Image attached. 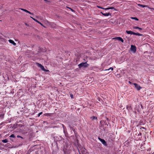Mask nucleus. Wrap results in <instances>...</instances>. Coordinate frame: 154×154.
Listing matches in <instances>:
<instances>
[{
	"instance_id": "f257e3e1",
	"label": "nucleus",
	"mask_w": 154,
	"mask_h": 154,
	"mask_svg": "<svg viewBox=\"0 0 154 154\" xmlns=\"http://www.w3.org/2000/svg\"><path fill=\"white\" fill-rule=\"evenodd\" d=\"M36 64L38 67H40L42 70L45 71H49L48 70L45 69L44 66L42 65L41 64H40L38 63H36Z\"/></svg>"
},
{
	"instance_id": "f03ea898",
	"label": "nucleus",
	"mask_w": 154,
	"mask_h": 154,
	"mask_svg": "<svg viewBox=\"0 0 154 154\" xmlns=\"http://www.w3.org/2000/svg\"><path fill=\"white\" fill-rule=\"evenodd\" d=\"M79 68H81L82 67L84 68L87 67V62L82 63L78 65Z\"/></svg>"
},
{
	"instance_id": "7ed1b4c3",
	"label": "nucleus",
	"mask_w": 154,
	"mask_h": 154,
	"mask_svg": "<svg viewBox=\"0 0 154 154\" xmlns=\"http://www.w3.org/2000/svg\"><path fill=\"white\" fill-rule=\"evenodd\" d=\"M98 139L105 146H106L107 144L106 141L104 139H102L99 137H98Z\"/></svg>"
},
{
	"instance_id": "20e7f679",
	"label": "nucleus",
	"mask_w": 154,
	"mask_h": 154,
	"mask_svg": "<svg viewBox=\"0 0 154 154\" xmlns=\"http://www.w3.org/2000/svg\"><path fill=\"white\" fill-rule=\"evenodd\" d=\"M133 85H134L135 88L138 90L139 91L142 88L139 85L136 83H134Z\"/></svg>"
},
{
	"instance_id": "39448f33",
	"label": "nucleus",
	"mask_w": 154,
	"mask_h": 154,
	"mask_svg": "<svg viewBox=\"0 0 154 154\" xmlns=\"http://www.w3.org/2000/svg\"><path fill=\"white\" fill-rule=\"evenodd\" d=\"M131 50L134 52H135L136 51V48L135 46L131 45Z\"/></svg>"
},
{
	"instance_id": "423d86ee",
	"label": "nucleus",
	"mask_w": 154,
	"mask_h": 154,
	"mask_svg": "<svg viewBox=\"0 0 154 154\" xmlns=\"http://www.w3.org/2000/svg\"><path fill=\"white\" fill-rule=\"evenodd\" d=\"M113 38L115 39H116V40H118L119 41H120L122 42H124V40L121 37H118L114 38Z\"/></svg>"
},
{
	"instance_id": "0eeeda50",
	"label": "nucleus",
	"mask_w": 154,
	"mask_h": 154,
	"mask_svg": "<svg viewBox=\"0 0 154 154\" xmlns=\"http://www.w3.org/2000/svg\"><path fill=\"white\" fill-rule=\"evenodd\" d=\"M9 42L12 44L13 45L15 46L16 45V43L14 42V41L11 40V39H9L8 40Z\"/></svg>"
},
{
	"instance_id": "6e6552de",
	"label": "nucleus",
	"mask_w": 154,
	"mask_h": 154,
	"mask_svg": "<svg viewBox=\"0 0 154 154\" xmlns=\"http://www.w3.org/2000/svg\"><path fill=\"white\" fill-rule=\"evenodd\" d=\"M100 13H101L103 15L105 16H107L109 15H111V14H110L109 13H102V12H101Z\"/></svg>"
},
{
	"instance_id": "1a4fd4ad",
	"label": "nucleus",
	"mask_w": 154,
	"mask_h": 154,
	"mask_svg": "<svg viewBox=\"0 0 154 154\" xmlns=\"http://www.w3.org/2000/svg\"><path fill=\"white\" fill-rule=\"evenodd\" d=\"M104 9L106 10L109 9H114L115 10H116L115 8L113 7H108L106 8H104Z\"/></svg>"
},
{
	"instance_id": "9d476101",
	"label": "nucleus",
	"mask_w": 154,
	"mask_h": 154,
	"mask_svg": "<svg viewBox=\"0 0 154 154\" xmlns=\"http://www.w3.org/2000/svg\"><path fill=\"white\" fill-rule=\"evenodd\" d=\"M126 33L128 34L134 35V32L131 31H126Z\"/></svg>"
},
{
	"instance_id": "9b49d317",
	"label": "nucleus",
	"mask_w": 154,
	"mask_h": 154,
	"mask_svg": "<svg viewBox=\"0 0 154 154\" xmlns=\"http://www.w3.org/2000/svg\"><path fill=\"white\" fill-rule=\"evenodd\" d=\"M133 28L136 29H138L140 31H141L142 30V28L137 26H134L133 27Z\"/></svg>"
},
{
	"instance_id": "f8f14e48",
	"label": "nucleus",
	"mask_w": 154,
	"mask_h": 154,
	"mask_svg": "<svg viewBox=\"0 0 154 154\" xmlns=\"http://www.w3.org/2000/svg\"><path fill=\"white\" fill-rule=\"evenodd\" d=\"M4 114L3 113H1L0 115V119H3L4 118Z\"/></svg>"
},
{
	"instance_id": "ddd939ff",
	"label": "nucleus",
	"mask_w": 154,
	"mask_h": 154,
	"mask_svg": "<svg viewBox=\"0 0 154 154\" xmlns=\"http://www.w3.org/2000/svg\"><path fill=\"white\" fill-rule=\"evenodd\" d=\"M137 5L138 6H139L140 7H143V8H144V7H147V5H141V4H138Z\"/></svg>"
},
{
	"instance_id": "4468645a",
	"label": "nucleus",
	"mask_w": 154,
	"mask_h": 154,
	"mask_svg": "<svg viewBox=\"0 0 154 154\" xmlns=\"http://www.w3.org/2000/svg\"><path fill=\"white\" fill-rule=\"evenodd\" d=\"M134 35H137L138 36H141L142 35L138 33H135L134 32Z\"/></svg>"
},
{
	"instance_id": "2eb2a0df",
	"label": "nucleus",
	"mask_w": 154,
	"mask_h": 154,
	"mask_svg": "<svg viewBox=\"0 0 154 154\" xmlns=\"http://www.w3.org/2000/svg\"><path fill=\"white\" fill-rule=\"evenodd\" d=\"M131 18L132 19H133V20H138V19L136 17H131Z\"/></svg>"
},
{
	"instance_id": "dca6fc26",
	"label": "nucleus",
	"mask_w": 154,
	"mask_h": 154,
	"mask_svg": "<svg viewBox=\"0 0 154 154\" xmlns=\"http://www.w3.org/2000/svg\"><path fill=\"white\" fill-rule=\"evenodd\" d=\"M2 142L4 143H6L8 142V141L7 139L3 140H2Z\"/></svg>"
},
{
	"instance_id": "f3484780",
	"label": "nucleus",
	"mask_w": 154,
	"mask_h": 154,
	"mask_svg": "<svg viewBox=\"0 0 154 154\" xmlns=\"http://www.w3.org/2000/svg\"><path fill=\"white\" fill-rule=\"evenodd\" d=\"M97 117L94 116H93L91 117V119L92 120H96L97 119Z\"/></svg>"
},
{
	"instance_id": "a211bd4d",
	"label": "nucleus",
	"mask_w": 154,
	"mask_h": 154,
	"mask_svg": "<svg viewBox=\"0 0 154 154\" xmlns=\"http://www.w3.org/2000/svg\"><path fill=\"white\" fill-rule=\"evenodd\" d=\"M111 70V71H112L113 70V68L112 67H110L108 69H105L104 70L105 71H108V70Z\"/></svg>"
},
{
	"instance_id": "6ab92c4d",
	"label": "nucleus",
	"mask_w": 154,
	"mask_h": 154,
	"mask_svg": "<svg viewBox=\"0 0 154 154\" xmlns=\"http://www.w3.org/2000/svg\"><path fill=\"white\" fill-rule=\"evenodd\" d=\"M66 8H68L69 9H70L72 12H75V11L73 10V9H72L71 8L68 7H66Z\"/></svg>"
},
{
	"instance_id": "aec40b11",
	"label": "nucleus",
	"mask_w": 154,
	"mask_h": 154,
	"mask_svg": "<svg viewBox=\"0 0 154 154\" xmlns=\"http://www.w3.org/2000/svg\"><path fill=\"white\" fill-rule=\"evenodd\" d=\"M127 109L128 110H130L131 109V107L130 106H127L126 107Z\"/></svg>"
},
{
	"instance_id": "412c9836",
	"label": "nucleus",
	"mask_w": 154,
	"mask_h": 154,
	"mask_svg": "<svg viewBox=\"0 0 154 154\" xmlns=\"http://www.w3.org/2000/svg\"><path fill=\"white\" fill-rule=\"evenodd\" d=\"M12 137V138H14L15 137L14 134H11L9 137Z\"/></svg>"
},
{
	"instance_id": "4be33fe9",
	"label": "nucleus",
	"mask_w": 154,
	"mask_h": 154,
	"mask_svg": "<svg viewBox=\"0 0 154 154\" xmlns=\"http://www.w3.org/2000/svg\"><path fill=\"white\" fill-rule=\"evenodd\" d=\"M42 113H43V112H40L38 114L37 116L38 117H39L42 114Z\"/></svg>"
},
{
	"instance_id": "5701e85b",
	"label": "nucleus",
	"mask_w": 154,
	"mask_h": 154,
	"mask_svg": "<svg viewBox=\"0 0 154 154\" xmlns=\"http://www.w3.org/2000/svg\"><path fill=\"white\" fill-rule=\"evenodd\" d=\"M34 21H35L36 22H37L38 23V21L36 19L32 17H30Z\"/></svg>"
},
{
	"instance_id": "b1692460",
	"label": "nucleus",
	"mask_w": 154,
	"mask_h": 154,
	"mask_svg": "<svg viewBox=\"0 0 154 154\" xmlns=\"http://www.w3.org/2000/svg\"><path fill=\"white\" fill-rule=\"evenodd\" d=\"M70 96L71 97V98L73 99L74 98V96L72 94H70Z\"/></svg>"
},
{
	"instance_id": "393cba45",
	"label": "nucleus",
	"mask_w": 154,
	"mask_h": 154,
	"mask_svg": "<svg viewBox=\"0 0 154 154\" xmlns=\"http://www.w3.org/2000/svg\"><path fill=\"white\" fill-rule=\"evenodd\" d=\"M97 7L99 8H101V9H104V8H103L102 7H100V6H97Z\"/></svg>"
},
{
	"instance_id": "a878e982",
	"label": "nucleus",
	"mask_w": 154,
	"mask_h": 154,
	"mask_svg": "<svg viewBox=\"0 0 154 154\" xmlns=\"http://www.w3.org/2000/svg\"><path fill=\"white\" fill-rule=\"evenodd\" d=\"M17 138H20L22 139H23V137H22L21 136H19V135H17Z\"/></svg>"
},
{
	"instance_id": "bb28decb",
	"label": "nucleus",
	"mask_w": 154,
	"mask_h": 154,
	"mask_svg": "<svg viewBox=\"0 0 154 154\" xmlns=\"http://www.w3.org/2000/svg\"><path fill=\"white\" fill-rule=\"evenodd\" d=\"M28 11H27V10H26V9H25V11H25V12H26V13H28Z\"/></svg>"
},
{
	"instance_id": "cd10ccee",
	"label": "nucleus",
	"mask_w": 154,
	"mask_h": 154,
	"mask_svg": "<svg viewBox=\"0 0 154 154\" xmlns=\"http://www.w3.org/2000/svg\"><path fill=\"white\" fill-rule=\"evenodd\" d=\"M28 13L29 14H32V13L31 12H30V11H28Z\"/></svg>"
},
{
	"instance_id": "c85d7f7f",
	"label": "nucleus",
	"mask_w": 154,
	"mask_h": 154,
	"mask_svg": "<svg viewBox=\"0 0 154 154\" xmlns=\"http://www.w3.org/2000/svg\"><path fill=\"white\" fill-rule=\"evenodd\" d=\"M20 9L21 10L23 11H25V9H23V8H20Z\"/></svg>"
},
{
	"instance_id": "c756f323",
	"label": "nucleus",
	"mask_w": 154,
	"mask_h": 154,
	"mask_svg": "<svg viewBox=\"0 0 154 154\" xmlns=\"http://www.w3.org/2000/svg\"><path fill=\"white\" fill-rule=\"evenodd\" d=\"M4 123V122H2V123H1L0 125H2V124H3Z\"/></svg>"
},
{
	"instance_id": "7c9ffc66",
	"label": "nucleus",
	"mask_w": 154,
	"mask_h": 154,
	"mask_svg": "<svg viewBox=\"0 0 154 154\" xmlns=\"http://www.w3.org/2000/svg\"><path fill=\"white\" fill-rule=\"evenodd\" d=\"M44 115L45 116H48V114L47 113H45V114H44Z\"/></svg>"
},
{
	"instance_id": "2f4dec72",
	"label": "nucleus",
	"mask_w": 154,
	"mask_h": 154,
	"mask_svg": "<svg viewBox=\"0 0 154 154\" xmlns=\"http://www.w3.org/2000/svg\"><path fill=\"white\" fill-rule=\"evenodd\" d=\"M141 107L143 109V106L142 105H141Z\"/></svg>"
},
{
	"instance_id": "473e14b6",
	"label": "nucleus",
	"mask_w": 154,
	"mask_h": 154,
	"mask_svg": "<svg viewBox=\"0 0 154 154\" xmlns=\"http://www.w3.org/2000/svg\"><path fill=\"white\" fill-rule=\"evenodd\" d=\"M40 24L42 26H44L43 24L41 23H40Z\"/></svg>"
},
{
	"instance_id": "72a5a7b5",
	"label": "nucleus",
	"mask_w": 154,
	"mask_h": 154,
	"mask_svg": "<svg viewBox=\"0 0 154 154\" xmlns=\"http://www.w3.org/2000/svg\"><path fill=\"white\" fill-rule=\"evenodd\" d=\"M38 23H39V24H40V23H40V22H39V21H38Z\"/></svg>"
},
{
	"instance_id": "f704fd0d",
	"label": "nucleus",
	"mask_w": 154,
	"mask_h": 154,
	"mask_svg": "<svg viewBox=\"0 0 154 154\" xmlns=\"http://www.w3.org/2000/svg\"><path fill=\"white\" fill-rule=\"evenodd\" d=\"M44 1L46 2H48V1L47 0H44Z\"/></svg>"
},
{
	"instance_id": "c9c22d12",
	"label": "nucleus",
	"mask_w": 154,
	"mask_h": 154,
	"mask_svg": "<svg viewBox=\"0 0 154 154\" xmlns=\"http://www.w3.org/2000/svg\"><path fill=\"white\" fill-rule=\"evenodd\" d=\"M34 114H35V113H33L32 114V115H34Z\"/></svg>"
},
{
	"instance_id": "e433bc0d",
	"label": "nucleus",
	"mask_w": 154,
	"mask_h": 154,
	"mask_svg": "<svg viewBox=\"0 0 154 154\" xmlns=\"http://www.w3.org/2000/svg\"><path fill=\"white\" fill-rule=\"evenodd\" d=\"M0 21H1V20H0Z\"/></svg>"
}]
</instances>
